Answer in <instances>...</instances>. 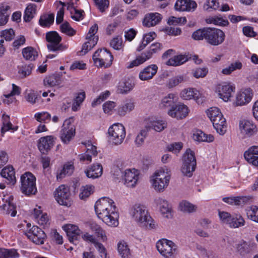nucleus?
<instances>
[{
	"mask_svg": "<svg viewBox=\"0 0 258 258\" xmlns=\"http://www.w3.org/2000/svg\"><path fill=\"white\" fill-rule=\"evenodd\" d=\"M94 208L98 218L107 225L114 227L118 225L119 213L112 199L108 197L99 199L96 201Z\"/></svg>",
	"mask_w": 258,
	"mask_h": 258,
	"instance_id": "obj_1",
	"label": "nucleus"
},
{
	"mask_svg": "<svg viewBox=\"0 0 258 258\" xmlns=\"http://www.w3.org/2000/svg\"><path fill=\"white\" fill-rule=\"evenodd\" d=\"M133 219L140 225L148 229L156 228V223L151 217L147 208L143 205L136 204L130 210Z\"/></svg>",
	"mask_w": 258,
	"mask_h": 258,
	"instance_id": "obj_2",
	"label": "nucleus"
},
{
	"mask_svg": "<svg viewBox=\"0 0 258 258\" xmlns=\"http://www.w3.org/2000/svg\"><path fill=\"white\" fill-rule=\"evenodd\" d=\"M170 178V171L168 169L163 168L153 174L151 182L155 190L163 192L168 186Z\"/></svg>",
	"mask_w": 258,
	"mask_h": 258,
	"instance_id": "obj_3",
	"label": "nucleus"
},
{
	"mask_svg": "<svg viewBox=\"0 0 258 258\" xmlns=\"http://www.w3.org/2000/svg\"><path fill=\"white\" fill-rule=\"evenodd\" d=\"M206 113L217 132L221 135L225 134L227 130V123L220 110L217 107H212L209 108Z\"/></svg>",
	"mask_w": 258,
	"mask_h": 258,
	"instance_id": "obj_4",
	"label": "nucleus"
},
{
	"mask_svg": "<svg viewBox=\"0 0 258 258\" xmlns=\"http://www.w3.org/2000/svg\"><path fill=\"white\" fill-rule=\"evenodd\" d=\"M108 134L110 143L118 145L123 142L125 137V129L122 124L115 123L109 127Z\"/></svg>",
	"mask_w": 258,
	"mask_h": 258,
	"instance_id": "obj_5",
	"label": "nucleus"
},
{
	"mask_svg": "<svg viewBox=\"0 0 258 258\" xmlns=\"http://www.w3.org/2000/svg\"><path fill=\"white\" fill-rule=\"evenodd\" d=\"M196 167V160L194 152L190 149L186 150L183 156V164L181 168L182 174L190 177Z\"/></svg>",
	"mask_w": 258,
	"mask_h": 258,
	"instance_id": "obj_6",
	"label": "nucleus"
},
{
	"mask_svg": "<svg viewBox=\"0 0 258 258\" xmlns=\"http://www.w3.org/2000/svg\"><path fill=\"white\" fill-rule=\"evenodd\" d=\"M113 59V55L106 48L98 49L93 55L94 64L99 68L109 67L112 64Z\"/></svg>",
	"mask_w": 258,
	"mask_h": 258,
	"instance_id": "obj_7",
	"label": "nucleus"
},
{
	"mask_svg": "<svg viewBox=\"0 0 258 258\" xmlns=\"http://www.w3.org/2000/svg\"><path fill=\"white\" fill-rule=\"evenodd\" d=\"M162 49V45L161 43L156 42L152 44L148 50L142 53L140 55L137 56L135 60L132 61L127 68L131 69L143 63L144 62L151 58L153 54L158 53L161 51Z\"/></svg>",
	"mask_w": 258,
	"mask_h": 258,
	"instance_id": "obj_8",
	"label": "nucleus"
},
{
	"mask_svg": "<svg viewBox=\"0 0 258 258\" xmlns=\"http://www.w3.org/2000/svg\"><path fill=\"white\" fill-rule=\"evenodd\" d=\"M36 178L30 172H26L21 177V190L26 195H34L37 191Z\"/></svg>",
	"mask_w": 258,
	"mask_h": 258,
	"instance_id": "obj_9",
	"label": "nucleus"
},
{
	"mask_svg": "<svg viewBox=\"0 0 258 258\" xmlns=\"http://www.w3.org/2000/svg\"><path fill=\"white\" fill-rule=\"evenodd\" d=\"M156 247L160 253L165 258H172L177 253V245L172 241L165 239L158 241Z\"/></svg>",
	"mask_w": 258,
	"mask_h": 258,
	"instance_id": "obj_10",
	"label": "nucleus"
},
{
	"mask_svg": "<svg viewBox=\"0 0 258 258\" xmlns=\"http://www.w3.org/2000/svg\"><path fill=\"white\" fill-rule=\"evenodd\" d=\"M54 197L59 205L67 207L71 206L72 200L70 188L68 186L64 184L59 185L54 190Z\"/></svg>",
	"mask_w": 258,
	"mask_h": 258,
	"instance_id": "obj_11",
	"label": "nucleus"
},
{
	"mask_svg": "<svg viewBox=\"0 0 258 258\" xmlns=\"http://www.w3.org/2000/svg\"><path fill=\"white\" fill-rule=\"evenodd\" d=\"M46 39L48 42L47 47L51 51H62L67 48L66 45L60 44L61 37L55 31H51L46 34Z\"/></svg>",
	"mask_w": 258,
	"mask_h": 258,
	"instance_id": "obj_12",
	"label": "nucleus"
},
{
	"mask_svg": "<svg viewBox=\"0 0 258 258\" xmlns=\"http://www.w3.org/2000/svg\"><path fill=\"white\" fill-rule=\"evenodd\" d=\"M72 121L71 118L66 119L60 131V138L64 144H68L75 135V128Z\"/></svg>",
	"mask_w": 258,
	"mask_h": 258,
	"instance_id": "obj_13",
	"label": "nucleus"
},
{
	"mask_svg": "<svg viewBox=\"0 0 258 258\" xmlns=\"http://www.w3.org/2000/svg\"><path fill=\"white\" fill-rule=\"evenodd\" d=\"M206 41L213 46H217L222 44L225 38L224 32L217 28H208Z\"/></svg>",
	"mask_w": 258,
	"mask_h": 258,
	"instance_id": "obj_14",
	"label": "nucleus"
},
{
	"mask_svg": "<svg viewBox=\"0 0 258 258\" xmlns=\"http://www.w3.org/2000/svg\"><path fill=\"white\" fill-rule=\"evenodd\" d=\"M25 234L29 240L38 245L44 244L46 238L45 233L37 226H33L28 231H25Z\"/></svg>",
	"mask_w": 258,
	"mask_h": 258,
	"instance_id": "obj_15",
	"label": "nucleus"
},
{
	"mask_svg": "<svg viewBox=\"0 0 258 258\" xmlns=\"http://www.w3.org/2000/svg\"><path fill=\"white\" fill-rule=\"evenodd\" d=\"M235 90V85L230 83H223L216 87V92L219 97L225 102L230 100Z\"/></svg>",
	"mask_w": 258,
	"mask_h": 258,
	"instance_id": "obj_16",
	"label": "nucleus"
},
{
	"mask_svg": "<svg viewBox=\"0 0 258 258\" xmlns=\"http://www.w3.org/2000/svg\"><path fill=\"white\" fill-rule=\"evenodd\" d=\"M253 97L252 90L250 88L242 89L238 92L234 103L235 106H243L249 103Z\"/></svg>",
	"mask_w": 258,
	"mask_h": 258,
	"instance_id": "obj_17",
	"label": "nucleus"
},
{
	"mask_svg": "<svg viewBox=\"0 0 258 258\" xmlns=\"http://www.w3.org/2000/svg\"><path fill=\"white\" fill-rule=\"evenodd\" d=\"M2 199L4 203L0 206V209L3 213L10 215L12 217H15L17 214L16 206L13 203V197L12 196L5 197Z\"/></svg>",
	"mask_w": 258,
	"mask_h": 258,
	"instance_id": "obj_18",
	"label": "nucleus"
},
{
	"mask_svg": "<svg viewBox=\"0 0 258 258\" xmlns=\"http://www.w3.org/2000/svg\"><path fill=\"white\" fill-rule=\"evenodd\" d=\"M189 109L186 105L182 103H179L172 106L168 111V114L173 118L182 119L187 115Z\"/></svg>",
	"mask_w": 258,
	"mask_h": 258,
	"instance_id": "obj_19",
	"label": "nucleus"
},
{
	"mask_svg": "<svg viewBox=\"0 0 258 258\" xmlns=\"http://www.w3.org/2000/svg\"><path fill=\"white\" fill-rule=\"evenodd\" d=\"M56 138L52 136H46L40 138L38 141V148L40 152L46 154L54 145Z\"/></svg>",
	"mask_w": 258,
	"mask_h": 258,
	"instance_id": "obj_20",
	"label": "nucleus"
},
{
	"mask_svg": "<svg viewBox=\"0 0 258 258\" xmlns=\"http://www.w3.org/2000/svg\"><path fill=\"white\" fill-rule=\"evenodd\" d=\"M135 104L133 99L126 98L116 109V113L120 116H124L134 110Z\"/></svg>",
	"mask_w": 258,
	"mask_h": 258,
	"instance_id": "obj_21",
	"label": "nucleus"
},
{
	"mask_svg": "<svg viewBox=\"0 0 258 258\" xmlns=\"http://www.w3.org/2000/svg\"><path fill=\"white\" fill-rule=\"evenodd\" d=\"M139 172L135 169H126L123 173L124 183L128 187H134L139 179Z\"/></svg>",
	"mask_w": 258,
	"mask_h": 258,
	"instance_id": "obj_22",
	"label": "nucleus"
},
{
	"mask_svg": "<svg viewBox=\"0 0 258 258\" xmlns=\"http://www.w3.org/2000/svg\"><path fill=\"white\" fill-rule=\"evenodd\" d=\"M62 228L67 233L70 242L74 243L78 241L81 231L77 226L69 224L63 226Z\"/></svg>",
	"mask_w": 258,
	"mask_h": 258,
	"instance_id": "obj_23",
	"label": "nucleus"
},
{
	"mask_svg": "<svg viewBox=\"0 0 258 258\" xmlns=\"http://www.w3.org/2000/svg\"><path fill=\"white\" fill-rule=\"evenodd\" d=\"M156 64H151L142 70L139 75V77L142 81H147L153 78L158 71Z\"/></svg>",
	"mask_w": 258,
	"mask_h": 258,
	"instance_id": "obj_24",
	"label": "nucleus"
},
{
	"mask_svg": "<svg viewBox=\"0 0 258 258\" xmlns=\"http://www.w3.org/2000/svg\"><path fill=\"white\" fill-rule=\"evenodd\" d=\"M145 126L148 131L153 129L156 132H161L167 127V122L165 120L159 119H149L146 121Z\"/></svg>",
	"mask_w": 258,
	"mask_h": 258,
	"instance_id": "obj_25",
	"label": "nucleus"
},
{
	"mask_svg": "<svg viewBox=\"0 0 258 258\" xmlns=\"http://www.w3.org/2000/svg\"><path fill=\"white\" fill-rule=\"evenodd\" d=\"M238 252L241 255L250 253L255 249V243L251 241H241L236 245Z\"/></svg>",
	"mask_w": 258,
	"mask_h": 258,
	"instance_id": "obj_26",
	"label": "nucleus"
},
{
	"mask_svg": "<svg viewBox=\"0 0 258 258\" xmlns=\"http://www.w3.org/2000/svg\"><path fill=\"white\" fill-rule=\"evenodd\" d=\"M239 128L241 133L248 136L253 135L256 131L255 125L249 120H241L239 122Z\"/></svg>",
	"mask_w": 258,
	"mask_h": 258,
	"instance_id": "obj_27",
	"label": "nucleus"
},
{
	"mask_svg": "<svg viewBox=\"0 0 258 258\" xmlns=\"http://www.w3.org/2000/svg\"><path fill=\"white\" fill-rule=\"evenodd\" d=\"M245 160L250 164L258 166V146H252L246 151L244 154Z\"/></svg>",
	"mask_w": 258,
	"mask_h": 258,
	"instance_id": "obj_28",
	"label": "nucleus"
},
{
	"mask_svg": "<svg viewBox=\"0 0 258 258\" xmlns=\"http://www.w3.org/2000/svg\"><path fill=\"white\" fill-rule=\"evenodd\" d=\"M175 9L179 11H190L197 7L195 1L190 0H177L175 4Z\"/></svg>",
	"mask_w": 258,
	"mask_h": 258,
	"instance_id": "obj_29",
	"label": "nucleus"
},
{
	"mask_svg": "<svg viewBox=\"0 0 258 258\" xmlns=\"http://www.w3.org/2000/svg\"><path fill=\"white\" fill-rule=\"evenodd\" d=\"M1 176L6 179V182L14 185L16 182L15 172L12 166L8 165L4 168L1 173Z\"/></svg>",
	"mask_w": 258,
	"mask_h": 258,
	"instance_id": "obj_30",
	"label": "nucleus"
},
{
	"mask_svg": "<svg viewBox=\"0 0 258 258\" xmlns=\"http://www.w3.org/2000/svg\"><path fill=\"white\" fill-rule=\"evenodd\" d=\"M161 15L158 13H150L147 14L143 21V24L144 26L150 27L154 26L158 24L161 20Z\"/></svg>",
	"mask_w": 258,
	"mask_h": 258,
	"instance_id": "obj_31",
	"label": "nucleus"
},
{
	"mask_svg": "<svg viewBox=\"0 0 258 258\" xmlns=\"http://www.w3.org/2000/svg\"><path fill=\"white\" fill-rule=\"evenodd\" d=\"M103 168L100 164H93L85 171L87 177L95 179L99 177L102 174Z\"/></svg>",
	"mask_w": 258,
	"mask_h": 258,
	"instance_id": "obj_32",
	"label": "nucleus"
},
{
	"mask_svg": "<svg viewBox=\"0 0 258 258\" xmlns=\"http://www.w3.org/2000/svg\"><path fill=\"white\" fill-rule=\"evenodd\" d=\"M180 97L184 100L194 99L197 100L201 97V94L196 89L189 88L183 89L180 93Z\"/></svg>",
	"mask_w": 258,
	"mask_h": 258,
	"instance_id": "obj_33",
	"label": "nucleus"
},
{
	"mask_svg": "<svg viewBox=\"0 0 258 258\" xmlns=\"http://www.w3.org/2000/svg\"><path fill=\"white\" fill-rule=\"evenodd\" d=\"M54 20V14H44L40 16L39 24L42 27L48 28L53 23Z\"/></svg>",
	"mask_w": 258,
	"mask_h": 258,
	"instance_id": "obj_34",
	"label": "nucleus"
},
{
	"mask_svg": "<svg viewBox=\"0 0 258 258\" xmlns=\"http://www.w3.org/2000/svg\"><path fill=\"white\" fill-rule=\"evenodd\" d=\"M229 226L232 228H237L242 227L245 225V221L242 216L239 214H233Z\"/></svg>",
	"mask_w": 258,
	"mask_h": 258,
	"instance_id": "obj_35",
	"label": "nucleus"
},
{
	"mask_svg": "<svg viewBox=\"0 0 258 258\" xmlns=\"http://www.w3.org/2000/svg\"><path fill=\"white\" fill-rule=\"evenodd\" d=\"M157 201H159L160 205V211L162 214L167 218L172 217L171 209L167 201L164 199L159 198Z\"/></svg>",
	"mask_w": 258,
	"mask_h": 258,
	"instance_id": "obj_36",
	"label": "nucleus"
},
{
	"mask_svg": "<svg viewBox=\"0 0 258 258\" xmlns=\"http://www.w3.org/2000/svg\"><path fill=\"white\" fill-rule=\"evenodd\" d=\"M24 58L30 61L34 60L38 56L37 51L31 46L26 47L22 49Z\"/></svg>",
	"mask_w": 258,
	"mask_h": 258,
	"instance_id": "obj_37",
	"label": "nucleus"
},
{
	"mask_svg": "<svg viewBox=\"0 0 258 258\" xmlns=\"http://www.w3.org/2000/svg\"><path fill=\"white\" fill-rule=\"evenodd\" d=\"M74 165L71 162H69L63 165V168L57 173L56 177L57 179H62L66 176L71 175L74 171Z\"/></svg>",
	"mask_w": 258,
	"mask_h": 258,
	"instance_id": "obj_38",
	"label": "nucleus"
},
{
	"mask_svg": "<svg viewBox=\"0 0 258 258\" xmlns=\"http://www.w3.org/2000/svg\"><path fill=\"white\" fill-rule=\"evenodd\" d=\"M187 60V56L183 55H178L169 59L166 61V64L169 66H178L184 63Z\"/></svg>",
	"mask_w": 258,
	"mask_h": 258,
	"instance_id": "obj_39",
	"label": "nucleus"
},
{
	"mask_svg": "<svg viewBox=\"0 0 258 258\" xmlns=\"http://www.w3.org/2000/svg\"><path fill=\"white\" fill-rule=\"evenodd\" d=\"M36 12V6L34 4H29L25 10L24 20L25 22H30L34 17Z\"/></svg>",
	"mask_w": 258,
	"mask_h": 258,
	"instance_id": "obj_40",
	"label": "nucleus"
},
{
	"mask_svg": "<svg viewBox=\"0 0 258 258\" xmlns=\"http://www.w3.org/2000/svg\"><path fill=\"white\" fill-rule=\"evenodd\" d=\"M193 138L195 141L198 142H212L214 140L213 136L206 134L201 131H198L194 134Z\"/></svg>",
	"mask_w": 258,
	"mask_h": 258,
	"instance_id": "obj_41",
	"label": "nucleus"
},
{
	"mask_svg": "<svg viewBox=\"0 0 258 258\" xmlns=\"http://www.w3.org/2000/svg\"><path fill=\"white\" fill-rule=\"evenodd\" d=\"M117 250L122 258H128L130 250L126 242L120 241L117 244Z\"/></svg>",
	"mask_w": 258,
	"mask_h": 258,
	"instance_id": "obj_42",
	"label": "nucleus"
},
{
	"mask_svg": "<svg viewBox=\"0 0 258 258\" xmlns=\"http://www.w3.org/2000/svg\"><path fill=\"white\" fill-rule=\"evenodd\" d=\"M179 208L181 211L191 213L196 212L197 207L187 201H182L179 203Z\"/></svg>",
	"mask_w": 258,
	"mask_h": 258,
	"instance_id": "obj_43",
	"label": "nucleus"
},
{
	"mask_svg": "<svg viewBox=\"0 0 258 258\" xmlns=\"http://www.w3.org/2000/svg\"><path fill=\"white\" fill-rule=\"evenodd\" d=\"M245 212L248 219L258 223V207L252 206L247 207Z\"/></svg>",
	"mask_w": 258,
	"mask_h": 258,
	"instance_id": "obj_44",
	"label": "nucleus"
},
{
	"mask_svg": "<svg viewBox=\"0 0 258 258\" xmlns=\"http://www.w3.org/2000/svg\"><path fill=\"white\" fill-rule=\"evenodd\" d=\"M242 64L241 62L239 61H235L231 63L230 65L225 68H224L221 71V73L224 75H229L231 74L233 71L240 70L242 68Z\"/></svg>",
	"mask_w": 258,
	"mask_h": 258,
	"instance_id": "obj_45",
	"label": "nucleus"
},
{
	"mask_svg": "<svg viewBox=\"0 0 258 258\" xmlns=\"http://www.w3.org/2000/svg\"><path fill=\"white\" fill-rule=\"evenodd\" d=\"M3 126L2 133H5L11 130L16 131L18 127H13V125L10 121V117L8 115L3 114L2 116Z\"/></svg>",
	"mask_w": 258,
	"mask_h": 258,
	"instance_id": "obj_46",
	"label": "nucleus"
},
{
	"mask_svg": "<svg viewBox=\"0 0 258 258\" xmlns=\"http://www.w3.org/2000/svg\"><path fill=\"white\" fill-rule=\"evenodd\" d=\"M206 22L208 24H213L219 26H227L229 25V22L227 19H224L220 17H212L207 19Z\"/></svg>",
	"mask_w": 258,
	"mask_h": 258,
	"instance_id": "obj_47",
	"label": "nucleus"
},
{
	"mask_svg": "<svg viewBox=\"0 0 258 258\" xmlns=\"http://www.w3.org/2000/svg\"><path fill=\"white\" fill-rule=\"evenodd\" d=\"M21 93V89L19 87L14 84H12V90L11 93L5 94L4 96L6 99H4V102L6 103L9 104L13 101L11 97L15 95H19Z\"/></svg>",
	"mask_w": 258,
	"mask_h": 258,
	"instance_id": "obj_48",
	"label": "nucleus"
},
{
	"mask_svg": "<svg viewBox=\"0 0 258 258\" xmlns=\"http://www.w3.org/2000/svg\"><path fill=\"white\" fill-rule=\"evenodd\" d=\"M94 187L91 185H86L81 187L79 197L81 200H85L88 198L93 192Z\"/></svg>",
	"mask_w": 258,
	"mask_h": 258,
	"instance_id": "obj_49",
	"label": "nucleus"
},
{
	"mask_svg": "<svg viewBox=\"0 0 258 258\" xmlns=\"http://www.w3.org/2000/svg\"><path fill=\"white\" fill-rule=\"evenodd\" d=\"M110 46L115 50H123L124 45L122 37L118 36L113 38L110 42Z\"/></svg>",
	"mask_w": 258,
	"mask_h": 258,
	"instance_id": "obj_50",
	"label": "nucleus"
},
{
	"mask_svg": "<svg viewBox=\"0 0 258 258\" xmlns=\"http://www.w3.org/2000/svg\"><path fill=\"white\" fill-rule=\"evenodd\" d=\"M185 81V78L183 75L176 76L169 80L167 83V86L169 88H172Z\"/></svg>",
	"mask_w": 258,
	"mask_h": 258,
	"instance_id": "obj_51",
	"label": "nucleus"
},
{
	"mask_svg": "<svg viewBox=\"0 0 258 258\" xmlns=\"http://www.w3.org/2000/svg\"><path fill=\"white\" fill-rule=\"evenodd\" d=\"M91 229L95 232L98 237L100 238L103 242L107 241V237L105 231L98 225L93 224L91 226Z\"/></svg>",
	"mask_w": 258,
	"mask_h": 258,
	"instance_id": "obj_52",
	"label": "nucleus"
},
{
	"mask_svg": "<svg viewBox=\"0 0 258 258\" xmlns=\"http://www.w3.org/2000/svg\"><path fill=\"white\" fill-rule=\"evenodd\" d=\"M44 83L45 86H54L58 85L60 83V78L54 75L47 77L44 80Z\"/></svg>",
	"mask_w": 258,
	"mask_h": 258,
	"instance_id": "obj_53",
	"label": "nucleus"
},
{
	"mask_svg": "<svg viewBox=\"0 0 258 258\" xmlns=\"http://www.w3.org/2000/svg\"><path fill=\"white\" fill-rule=\"evenodd\" d=\"M208 28L199 29L195 31L192 34V38L196 40H201L205 39L206 40Z\"/></svg>",
	"mask_w": 258,
	"mask_h": 258,
	"instance_id": "obj_54",
	"label": "nucleus"
},
{
	"mask_svg": "<svg viewBox=\"0 0 258 258\" xmlns=\"http://www.w3.org/2000/svg\"><path fill=\"white\" fill-rule=\"evenodd\" d=\"M174 97L175 95L174 94L170 93L167 96L163 98L160 103L161 107L173 106L172 105L174 103Z\"/></svg>",
	"mask_w": 258,
	"mask_h": 258,
	"instance_id": "obj_55",
	"label": "nucleus"
},
{
	"mask_svg": "<svg viewBox=\"0 0 258 258\" xmlns=\"http://www.w3.org/2000/svg\"><path fill=\"white\" fill-rule=\"evenodd\" d=\"M148 132V129L145 126L144 128L140 131L135 140V143L138 146H140L144 143Z\"/></svg>",
	"mask_w": 258,
	"mask_h": 258,
	"instance_id": "obj_56",
	"label": "nucleus"
},
{
	"mask_svg": "<svg viewBox=\"0 0 258 258\" xmlns=\"http://www.w3.org/2000/svg\"><path fill=\"white\" fill-rule=\"evenodd\" d=\"M133 88V86L128 82L121 81L119 83L118 90L121 93H127Z\"/></svg>",
	"mask_w": 258,
	"mask_h": 258,
	"instance_id": "obj_57",
	"label": "nucleus"
},
{
	"mask_svg": "<svg viewBox=\"0 0 258 258\" xmlns=\"http://www.w3.org/2000/svg\"><path fill=\"white\" fill-rule=\"evenodd\" d=\"M61 32L69 36H73L75 34L76 31L71 27L69 23L66 22L60 25Z\"/></svg>",
	"mask_w": 258,
	"mask_h": 258,
	"instance_id": "obj_58",
	"label": "nucleus"
},
{
	"mask_svg": "<svg viewBox=\"0 0 258 258\" xmlns=\"http://www.w3.org/2000/svg\"><path fill=\"white\" fill-rule=\"evenodd\" d=\"M50 117V114L47 112H38L35 114V118L39 122H48Z\"/></svg>",
	"mask_w": 258,
	"mask_h": 258,
	"instance_id": "obj_59",
	"label": "nucleus"
},
{
	"mask_svg": "<svg viewBox=\"0 0 258 258\" xmlns=\"http://www.w3.org/2000/svg\"><path fill=\"white\" fill-rule=\"evenodd\" d=\"M219 216L221 222L229 226L232 214L231 215L230 213L224 211H219Z\"/></svg>",
	"mask_w": 258,
	"mask_h": 258,
	"instance_id": "obj_60",
	"label": "nucleus"
},
{
	"mask_svg": "<svg viewBox=\"0 0 258 258\" xmlns=\"http://www.w3.org/2000/svg\"><path fill=\"white\" fill-rule=\"evenodd\" d=\"M250 198L248 196L235 197V206L243 207L248 203Z\"/></svg>",
	"mask_w": 258,
	"mask_h": 258,
	"instance_id": "obj_61",
	"label": "nucleus"
},
{
	"mask_svg": "<svg viewBox=\"0 0 258 258\" xmlns=\"http://www.w3.org/2000/svg\"><path fill=\"white\" fill-rule=\"evenodd\" d=\"M15 32L12 29H6L1 31L0 36L6 41H11L14 37Z\"/></svg>",
	"mask_w": 258,
	"mask_h": 258,
	"instance_id": "obj_62",
	"label": "nucleus"
},
{
	"mask_svg": "<svg viewBox=\"0 0 258 258\" xmlns=\"http://www.w3.org/2000/svg\"><path fill=\"white\" fill-rule=\"evenodd\" d=\"M182 147L183 144L181 142H175L169 145L167 149L170 152L177 154L179 152Z\"/></svg>",
	"mask_w": 258,
	"mask_h": 258,
	"instance_id": "obj_63",
	"label": "nucleus"
},
{
	"mask_svg": "<svg viewBox=\"0 0 258 258\" xmlns=\"http://www.w3.org/2000/svg\"><path fill=\"white\" fill-rule=\"evenodd\" d=\"M84 13L83 11L73 9L71 11V17L75 21H80L84 18Z\"/></svg>",
	"mask_w": 258,
	"mask_h": 258,
	"instance_id": "obj_64",
	"label": "nucleus"
}]
</instances>
